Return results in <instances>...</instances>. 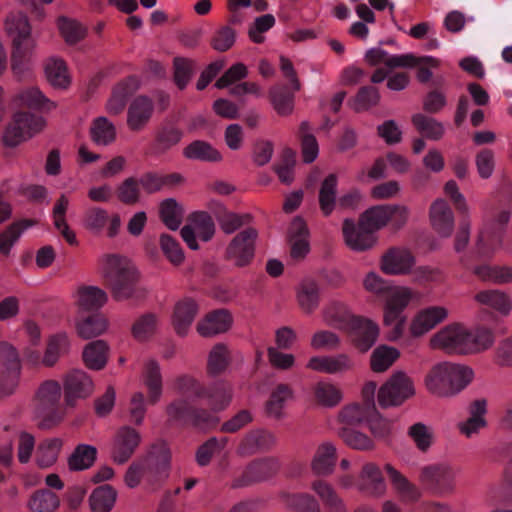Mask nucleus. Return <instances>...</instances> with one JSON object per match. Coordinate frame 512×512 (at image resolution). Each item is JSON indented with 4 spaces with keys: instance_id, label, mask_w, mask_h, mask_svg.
I'll return each instance as SVG.
<instances>
[{
    "instance_id": "f257e3e1",
    "label": "nucleus",
    "mask_w": 512,
    "mask_h": 512,
    "mask_svg": "<svg viewBox=\"0 0 512 512\" xmlns=\"http://www.w3.org/2000/svg\"><path fill=\"white\" fill-rule=\"evenodd\" d=\"M101 273L115 301L131 300L140 303L147 298V289L140 285L139 271L124 258H106L101 266Z\"/></svg>"
},
{
    "instance_id": "f03ea898",
    "label": "nucleus",
    "mask_w": 512,
    "mask_h": 512,
    "mask_svg": "<svg viewBox=\"0 0 512 512\" xmlns=\"http://www.w3.org/2000/svg\"><path fill=\"white\" fill-rule=\"evenodd\" d=\"M171 450L162 439L152 443L146 454L137 458L128 467L124 481L129 488L137 487L142 479L155 485L168 479L171 469Z\"/></svg>"
},
{
    "instance_id": "7ed1b4c3",
    "label": "nucleus",
    "mask_w": 512,
    "mask_h": 512,
    "mask_svg": "<svg viewBox=\"0 0 512 512\" xmlns=\"http://www.w3.org/2000/svg\"><path fill=\"white\" fill-rule=\"evenodd\" d=\"M5 30L13 44L11 69L15 77L21 80L31 72L32 56L36 47V42L31 36V25L25 14L15 12L7 16Z\"/></svg>"
},
{
    "instance_id": "20e7f679",
    "label": "nucleus",
    "mask_w": 512,
    "mask_h": 512,
    "mask_svg": "<svg viewBox=\"0 0 512 512\" xmlns=\"http://www.w3.org/2000/svg\"><path fill=\"white\" fill-rule=\"evenodd\" d=\"M473 377V370L468 366L442 362L431 368L425 377V385L433 395L448 397L462 391Z\"/></svg>"
},
{
    "instance_id": "39448f33",
    "label": "nucleus",
    "mask_w": 512,
    "mask_h": 512,
    "mask_svg": "<svg viewBox=\"0 0 512 512\" xmlns=\"http://www.w3.org/2000/svg\"><path fill=\"white\" fill-rule=\"evenodd\" d=\"M61 385L56 380H46L40 384L35 394V415L39 419L40 430L57 427L65 417V409L60 404Z\"/></svg>"
},
{
    "instance_id": "423d86ee",
    "label": "nucleus",
    "mask_w": 512,
    "mask_h": 512,
    "mask_svg": "<svg viewBox=\"0 0 512 512\" xmlns=\"http://www.w3.org/2000/svg\"><path fill=\"white\" fill-rule=\"evenodd\" d=\"M167 424L170 426H190L201 431H208L217 427L220 418L208 409L195 406L185 398H177L165 407Z\"/></svg>"
},
{
    "instance_id": "0eeeda50",
    "label": "nucleus",
    "mask_w": 512,
    "mask_h": 512,
    "mask_svg": "<svg viewBox=\"0 0 512 512\" xmlns=\"http://www.w3.org/2000/svg\"><path fill=\"white\" fill-rule=\"evenodd\" d=\"M46 124V119L40 115L15 112L3 132L2 141L6 147H17L42 132Z\"/></svg>"
},
{
    "instance_id": "6e6552de",
    "label": "nucleus",
    "mask_w": 512,
    "mask_h": 512,
    "mask_svg": "<svg viewBox=\"0 0 512 512\" xmlns=\"http://www.w3.org/2000/svg\"><path fill=\"white\" fill-rule=\"evenodd\" d=\"M384 300L383 325L393 326L388 339L396 341L402 337L406 327L407 317L404 310L412 300V291L408 287H396Z\"/></svg>"
},
{
    "instance_id": "1a4fd4ad",
    "label": "nucleus",
    "mask_w": 512,
    "mask_h": 512,
    "mask_svg": "<svg viewBox=\"0 0 512 512\" xmlns=\"http://www.w3.org/2000/svg\"><path fill=\"white\" fill-rule=\"evenodd\" d=\"M456 472L447 464H433L421 468L419 482L434 496L444 497L454 493Z\"/></svg>"
},
{
    "instance_id": "9d476101",
    "label": "nucleus",
    "mask_w": 512,
    "mask_h": 512,
    "mask_svg": "<svg viewBox=\"0 0 512 512\" xmlns=\"http://www.w3.org/2000/svg\"><path fill=\"white\" fill-rule=\"evenodd\" d=\"M414 395L413 380L405 372L397 371L379 388L377 400L381 408L396 407Z\"/></svg>"
},
{
    "instance_id": "9b49d317",
    "label": "nucleus",
    "mask_w": 512,
    "mask_h": 512,
    "mask_svg": "<svg viewBox=\"0 0 512 512\" xmlns=\"http://www.w3.org/2000/svg\"><path fill=\"white\" fill-rule=\"evenodd\" d=\"M379 267L386 275H411L417 282L435 281L441 277L440 269L416 266L415 258H381Z\"/></svg>"
},
{
    "instance_id": "f8f14e48",
    "label": "nucleus",
    "mask_w": 512,
    "mask_h": 512,
    "mask_svg": "<svg viewBox=\"0 0 512 512\" xmlns=\"http://www.w3.org/2000/svg\"><path fill=\"white\" fill-rule=\"evenodd\" d=\"M469 330L460 323L449 324L430 338L432 349H439L447 354L469 355Z\"/></svg>"
},
{
    "instance_id": "ddd939ff",
    "label": "nucleus",
    "mask_w": 512,
    "mask_h": 512,
    "mask_svg": "<svg viewBox=\"0 0 512 512\" xmlns=\"http://www.w3.org/2000/svg\"><path fill=\"white\" fill-rule=\"evenodd\" d=\"M216 231L214 220L205 211L194 212L188 223L181 229V236L191 250L200 248L198 240L208 242Z\"/></svg>"
},
{
    "instance_id": "4468645a",
    "label": "nucleus",
    "mask_w": 512,
    "mask_h": 512,
    "mask_svg": "<svg viewBox=\"0 0 512 512\" xmlns=\"http://www.w3.org/2000/svg\"><path fill=\"white\" fill-rule=\"evenodd\" d=\"M94 392V382L90 375L80 369H72L63 377L64 402L74 408L78 400L90 397Z\"/></svg>"
},
{
    "instance_id": "2eb2a0df",
    "label": "nucleus",
    "mask_w": 512,
    "mask_h": 512,
    "mask_svg": "<svg viewBox=\"0 0 512 512\" xmlns=\"http://www.w3.org/2000/svg\"><path fill=\"white\" fill-rule=\"evenodd\" d=\"M278 470V461L273 458L252 461L246 466L242 474L232 481L231 487L234 489L242 488L265 481L273 477Z\"/></svg>"
},
{
    "instance_id": "dca6fc26",
    "label": "nucleus",
    "mask_w": 512,
    "mask_h": 512,
    "mask_svg": "<svg viewBox=\"0 0 512 512\" xmlns=\"http://www.w3.org/2000/svg\"><path fill=\"white\" fill-rule=\"evenodd\" d=\"M141 443L140 433L130 426H123L116 432L111 448V459L122 465L135 453Z\"/></svg>"
},
{
    "instance_id": "f3484780",
    "label": "nucleus",
    "mask_w": 512,
    "mask_h": 512,
    "mask_svg": "<svg viewBox=\"0 0 512 512\" xmlns=\"http://www.w3.org/2000/svg\"><path fill=\"white\" fill-rule=\"evenodd\" d=\"M353 346L361 353H365L372 348L379 336V327L373 321L357 317L346 329Z\"/></svg>"
},
{
    "instance_id": "a211bd4d",
    "label": "nucleus",
    "mask_w": 512,
    "mask_h": 512,
    "mask_svg": "<svg viewBox=\"0 0 512 512\" xmlns=\"http://www.w3.org/2000/svg\"><path fill=\"white\" fill-rule=\"evenodd\" d=\"M342 230L346 245L355 252L366 251L377 243L376 233L361 225L360 219L358 224L345 219Z\"/></svg>"
},
{
    "instance_id": "6ab92c4d",
    "label": "nucleus",
    "mask_w": 512,
    "mask_h": 512,
    "mask_svg": "<svg viewBox=\"0 0 512 512\" xmlns=\"http://www.w3.org/2000/svg\"><path fill=\"white\" fill-rule=\"evenodd\" d=\"M76 313L99 312L107 303V293L91 285H80L74 292Z\"/></svg>"
},
{
    "instance_id": "aec40b11",
    "label": "nucleus",
    "mask_w": 512,
    "mask_h": 512,
    "mask_svg": "<svg viewBox=\"0 0 512 512\" xmlns=\"http://www.w3.org/2000/svg\"><path fill=\"white\" fill-rule=\"evenodd\" d=\"M74 322L76 334L84 340L102 335L109 326L108 319L101 312L76 313Z\"/></svg>"
},
{
    "instance_id": "412c9836",
    "label": "nucleus",
    "mask_w": 512,
    "mask_h": 512,
    "mask_svg": "<svg viewBox=\"0 0 512 512\" xmlns=\"http://www.w3.org/2000/svg\"><path fill=\"white\" fill-rule=\"evenodd\" d=\"M429 220L433 230L443 238L451 236L454 228V214L442 198L436 199L429 209Z\"/></svg>"
},
{
    "instance_id": "4be33fe9",
    "label": "nucleus",
    "mask_w": 512,
    "mask_h": 512,
    "mask_svg": "<svg viewBox=\"0 0 512 512\" xmlns=\"http://www.w3.org/2000/svg\"><path fill=\"white\" fill-rule=\"evenodd\" d=\"M233 323V317L227 309H216L205 315L197 323V332L203 337H213L227 332Z\"/></svg>"
},
{
    "instance_id": "5701e85b",
    "label": "nucleus",
    "mask_w": 512,
    "mask_h": 512,
    "mask_svg": "<svg viewBox=\"0 0 512 512\" xmlns=\"http://www.w3.org/2000/svg\"><path fill=\"white\" fill-rule=\"evenodd\" d=\"M448 311L442 306H432L420 310L410 324V333L413 337H420L443 322Z\"/></svg>"
},
{
    "instance_id": "b1692460",
    "label": "nucleus",
    "mask_w": 512,
    "mask_h": 512,
    "mask_svg": "<svg viewBox=\"0 0 512 512\" xmlns=\"http://www.w3.org/2000/svg\"><path fill=\"white\" fill-rule=\"evenodd\" d=\"M276 444V437L267 430H252L248 432L238 446V454L251 456L256 453L269 451Z\"/></svg>"
},
{
    "instance_id": "393cba45",
    "label": "nucleus",
    "mask_w": 512,
    "mask_h": 512,
    "mask_svg": "<svg viewBox=\"0 0 512 512\" xmlns=\"http://www.w3.org/2000/svg\"><path fill=\"white\" fill-rule=\"evenodd\" d=\"M154 110L153 102L146 96H139L133 99L127 111V125L132 131L142 130L152 117Z\"/></svg>"
},
{
    "instance_id": "a878e982",
    "label": "nucleus",
    "mask_w": 512,
    "mask_h": 512,
    "mask_svg": "<svg viewBox=\"0 0 512 512\" xmlns=\"http://www.w3.org/2000/svg\"><path fill=\"white\" fill-rule=\"evenodd\" d=\"M199 306L190 297L178 301L174 307L172 324L179 336H185L198 314Z\"/></svg>"
},
{
    "instance_id": "bb28decb",
    "label": "nucleus",
    "mask_w": 512,
    "mask_h": 512,
    "mask_svg": "<svg viewBox=\"0 0 512 512\" xmlns=\"http://www.w3.org/2000/svg\"><path fill=\"white\" fill-rule=\"evenodd\" d=\"M139 88L136 77H129L119 82L112 90V94L106 102L105 108L110 115L120 114L126 106L128 98Z\"/></svg>"
},
{
    "instance_id": "cd10ccee",
    "label": "nucleus",
    "mask_w": 512,
    "mask_h": 512,
    "mask_svg": "<svg viewBox=\"0 0 512 512\" xmlns=\"http://www.w3.org/2000/svg\"><path fill=\"white\" fill-rule=\"evenodd\" d=\"M358 489L365 495L380 497L385 493L386 485L380 468L374 463H366L360 473Z\"/></svg>"
},
{
    "instance_id": "c85d7f7f",
    "label": "nucleus",
    "mask_w": 512,
    "mask_h": 512,
    "mask_svg": "<svg viewBox=\"0 0 512 512\" xmlns=\"http://www.w3.org/2000/svg\"><path fill=\"white\" fill-rule=\"evenodd\" d=\"M511 213L509 210H503L499 213L495 224L498 229L485 226L481 229L477 239V246L482 252H497V247L501 244V229L510 220Z\"/></svg>"
},
{
    "instance_id": "c756f323",
    "label": "nucleus",
    "mask_w": 512,
    "mask_h": 512,
    "mask_svg": "<svg viewBox=\"0 0 512 512\" xmlns=\"http://www.w3.org/2000/svg\"><path fill=\"white\" fill-rule=\"evenodd\" d=\"M461 263L483 282H492L495 284L512 283L511 267L489 264L469 266L464 261H461Z\"/></svg>"
},
{
    "instance_id": "7c9ffc66",
    "label": "nucleus",
    "mask_w": 512,
    "mask_h": 512,
    "mask_svg": "<svg viewBox=\"0 0 512 512\" xmlns=\"http://www.w3.org/2000/svg\"><path fill=\"white\" fill-rule=\"evenodd\" d=\"M13 101L21 106L44 112H50L57 107V104L47 98L38 87H28L20 90L14 96Z\"/></svg>"
},
{
    "instance_id": "2f4dec72",
    "label": "nucleus",
    "mask_w": 512,
    "mask_h": 512,
    "mask_svg": "<svg viewBox=\"0 0 512 512\" xmlns=\"http://www.w3.org/2000/svg\"><path fill=\"white\" fill-rule=\"evenodd\" d=\"M337 462L336 447L329 442L318 446L311 462V469L318 476L330 475Z\"/></svg>"
},
{
    "instance_id": "473e14b6",
    "label": "nucleus",
    "mask_w": 512,
    "mask_h": 512,
    "mask_svg": "<svg viewBox=\"0 0 512 512\" xmlns=\"http://www.w3.org/2000/svg\"><path fill=\"white\" fill-rule=\"evenodd\" d=\"M97 448L89 444H78L67 458V466L71 472L90 469L97 460Z\"/></svg>"
},
{
    "instance_id": "72a5a7b5",
    "label": "nucleus",
    "mask_w": 512,
    "mask_h": 512,
    "mask_svg": "<svg viewBox=\"0 0 512 512\" xmlns=\"http://www.w3.org/2000/svg\"><path fill=\"white\" fill-rule=\"evenodd\" d=\"M109 345L104 340L89 342L83 349L82 360L91 370H102L108 361Z\"/></svg>"
},
{
    "instance_id": "f704fd0d",
    "label": "nucleus",
    "mask_w": 512,
    "mask_h": 512,
    "mask_svg": "<svg viewBox=\"0 0 512 512\" xmlns=\"http://www.w3.org/2000/svg\"><path fill=\"white\" fill-rule=\"evenodd\" d=\"M63 447V440L58 437L43 439L37 445L35 452V462L39 468H49L53 466L60 455Z\"/></svg>"
},
{
    "instance_id": "c9c22d12",
    "label": "nucleus",
    "mask_w": 512,
    "mask_h": 512,
    "mask_svg": "<svg viewBox=\"0 0 512 512\" xmlns=\"http://www.w3.org/2000/svg\"><path fill=\"white\" fill-rule=\"evenodd\" d=\"M233 389L231 384L226 381H218L208 389L204 398L209 400V409L212 414L225 410L231 403Z\"/></svg>"
},
{
    "instance_id": "e433bc0d",
    "label": "nucleus",
    "mask_w": 512,
    "mask_h": 512,
    "mask_svg": "<svg viewBox=\"0 0 512 512\" xmlns=\"http://www.w3.org/2000/svg\"><path fill=\"white\" fill-rule=\"evenodd\" d=\"M474 299L481 305L491 307L503 316L510 314L512 301L508 294L503 291L491 289L483 290L475 294Z\"/></svg>"
},
{
    "instance_id": "4c0bfd02",
    "label": "nucleus",
    "mask_w": 512,
    "mask_h": 512,
    "mask_svg": "<svg viewBox=\"0 0 512 512\" xmlns=\"http://www.w3.org/2000/svg\"><path fill=\"white\" fill-rule=\"evenodd\" d=\"M293 397L294 392L288 384H278L271 392L270 397L265 404V412L267 416L276 420L282 419L284 416L283 409L285 402L289 399H293Z\"/></svg>"
},
{
    "instance_id": "58836bf2",
    "label": "nucleus",
    "mask_w": 512,
    "mask_h": 512,
    "mask_svg": "<svg viewBox=\"0 0 512 512\" xmlns=\"http://www.w3.org/2000/svg\"><path fill=\"white\" fill-rule=\"evenodd\" d=\"M384 469L395 490L407 501L415 502L421 497V492L416 485L411 483L401 472L387 463Z\"/></svg>"
},
{
    "instance_id": "ea45409f",
    "label": "nucleus",
    "mask_w": 512,
    "mask_h": 512,
    "mask_svg": "<svg viewBox=\"0 0 512 512\" xmlns=\"http://www.w3.org/2000/svg\"><path fill=\"white\" fill-rule=\"evenodd\" d=\"M311 489L318 495L324 506L330 512H347L344 500L328 482L316 480L312 482Z\"/></svg>"
},
{
    "instance_id": "a19ab883",
    "label": "nucleus",
    "mask_w": 512,
    "mask_h": 512,
    "mask_svg": "<svg viewBox=\"0 0 512 512\" xmlns=\"http://www.w3.org/2000/svg\"><path fill=\"white\" fill-rule=\"evenodd\" d=\"M323 316L327 324L345 330L358 317L353 315L344 303L338 301L329 303L323 311Z\"/></svg>"
},
{
    "instance_id": "79ce46f5",
    "label": "nucleus",
    "mask_w": 512,
    "mask_h": 512,
    "mask_svg": "<svg viewBox=\"0 0 512 512\" xmlns=\"http://www.w3.org/2000/svg\"><path fill=\"white\" fill-rule=\"evenodd\" d=\"M231 363L230 351L226 344L218 343L208 354L206 372L209 377L222 375Z\"/></svg>"
},
{
    "instance_id": "37998d69",
    "label": "nucleus",
    "mask_w": 512,
    "mask_h": 512,
    "mask_svg": "<svg viewBox=\"0 0 512 512\" xmlns=\"http://www.w3.org/2000/svg\"><path fill=\"white\" fill-rule=\"evenodd\" d=\"M90 136L96 145L108 146L116 140L117 130L107 117L99 116L91 123Z\"/></svg>"
},
{
    "instance_id": "c03bdc74",
    "label": "nucleus",
    "mask_w": 512,
    "mask_h": 512,
    "mask_svg": "<svg viewBox=\"0 0 512 512\" xmlns=\"http://www.w3.org/2000/svg\"><path fill=\"white\" fill-rule=\"evenodd\" d=\"M117 491L109 484L96 487L89 496L92 512H110L116 502Z\"/></svg>"
},
{
    "instance_id": "a18cd8bd",
    "label": "nucleus",
    "mask_w": 512,
    "mask_h": 512,
    "mask_svg": "<svg viewBox=\"0 0 512 512\" xmlns=\"http://www.w3.org/2000/svg\"><path fill=\"white\" fill-rule=\"evenodd\" d=\"M70 341L67 333L60 332L52 335L47 343L42 363L46 367H53L60 356L68 354Z\"/></svg>"
},
{
    "instance_id": "49530a36",
    "label": "nucleus",
    "mask_w": 512,
    "mask_h": 512,
    "mask_svg": "<svg viewBox=\"0 0 512 512\" xmlns=\"http://www.w3.org/2000/svg\"><path fill=\"white\" fill-rule=\"evenodd\" d=\"M338 436L345 445L353 450L369 452L373 451L376 447L374 440L370 436L353 427L339 428Z\"/></svg>"
},
{
    "instance_id": "de8ad7c7",
    "label": "nucleus",
    "mask_w": 512,
    "mask_h": 512,
    "mask_svg": "<svg viewBox=\"0 0 512 512\" xmlns=\"http://www.w3.org/2000/svg\"><path fill=\"white\" fill-rule=\"evenodd\" d=\"M144 384L148 389V401L156 404L162 395V376L157 361L149 360L145 366Z\"/></svg>"
},
{
    "instance_id": "09e8293b",
    "label": "nucleus",
    "mask_w": 512,
    "mask_h": 512,
    "mask_svg": "<svg viewBox=\"0 0 512 512\" xmlns=\"http://www.w3.org/2000/svg\"><path fill=\"white\" fill-rule=\"evenodd\" d=\"M285 507L295 512H322L318 501L308 493L280 494Z\"/></svg>"
},
{
    "instance_id": "8fccbe9b",
    "label": "nucleus",
    "mask_w": 512,
    "mask_h": 512,
    "mask_svg": "<svg viewBox=\"0 0 512 512\" xmlns=\"http://www.w3.org/2000/svg\"><path fill=\"white\" fill-rule=\"evenodd\" d=\"M400 357V351L388 345H379L370 356V368L375 373L387 371Z\"/></svg>"
},
{
    "instance_id": "3c124183",
    "label": "nucleus",
    "mask_w": 512,
    "mask_h": 512,
    "mask_svg": "<svg viewBox=\"0 0 512 512\" xmlns=\"http://www.w3.org/2000/svg\"><path fill=\"white\" fill-rule=\"evenodd\" d=\"M45 75L48 82L55 88L65 89L70 85L71 78L64 60L51 57L45 65Z\"/></svg>"
},
{
    "instance_id": "603ef678",
    "label": "nucleus",
    "mask_w": 512,
    "mask_h": 512,
    "mask_svg": "<svg viewBox=\"0 0 512 512\" xmlns=\"http://www.w3.org/2000/svg\"><path fill=\"white\" fill-rule=\"evenodd\" d=\"M292 256H305L309 253L308 229L302 218L296 217L289 228Z\"/></svg>"
},
{
    "instance_id": "864d4df0",
    "label": "nucleus",
    "mask_w": 512,
    "mask_h": 512,
    "mask_svg": "<svg viewBox=\"0 0 512 512\" xmlns=\"http://www.w3.org/2000/svg\"><path fill=\"white\" fill-rule=\"evenodd\" d=\"M388 204L375 205L365 210L361 216V225L377 233L390 222Z\"/></svg>"
},
{
    "instance_id": "5fc2aeb1",
    "label": "nucleus",
    "mask_w": 512,
    "mask_h": 512,
    "mask_svg": "<svg viewBox=\"0 0 512 512\" xmlns=\"http://www.w3.org/2000/svg\"><path fill=\"white\" fill-rule=\"evenodd\" d=\"M36 225V222L31 219H24L20 221H16L9 225L1 234H0V253L8 254L10 253L12 247L19 240L22 234L29 228Z\"/></svg>"
},
{
    "instance_id": "6e6d98bb",
    "label": "nucleus",
    "mask_w": 512,
    "mask_h": 512,
    "mask_svg": "<svg viewBox=\"0 0 512 512\" xmlns=\"http://www.w3.org/2000/svg\"><path fill=\"white\" fill-rule=\"evenodd\" d=\"M256 240L257 231L254 228H247L233 238L228 251L233 256H253Z\"/></svg>"
},
{
    "instance_id": "4d7b16f0",
    "label": "nucleus",
    "mask_w": 512,
    "mask_h": 512,
    "mask_svg": "<svg viewBox=\"0 0 512 512\" xmlns=\"http://www.w3.org/2000/svg\"><path fill=\"white\" fill-rule=\"evenodd\" d=\"M57 27L60 35L69 45L78 43L87 34V29L82 23L64 16L58 18Z\"/></svg>"
},
{
    "instance_id": "13d9d810",
    "label": "nucleus",
    "mask_w": 512,
    "mask_h": 512,
    "mask_svg": "<svg viewBox=\"0 0 512 512\" xmlns=\"http://www.w3.org/2000/svg\"><path fill=\"white\" fill-rule=\"evenodd\" d=\"M299 306L305 313H312L319 305V288L312 280H304L297 290Z\"/></svg>"
},
{
    "instance_id": "bf43d9fd",
    "label": "nucleus",
    "mask_w": 512,
    "mask_h": 512,
    "mask_svg": "<svg viewBox=\"0 0 512 512\" xmlns=\"http://www.w3.org/2000/svg\"><path fill=\"white\" fill-rule=\"evenodd\" d=\"M183 155L191 160L212 161L221 160V154L210 143L197 140L190 143L183 150Z\"/></svg>"
},
{
    "instance_id": "052dcab7",
    "label": "nucleus",
    "mask_w": 512,
    "mask_h": 512,
    "mask_svg": "<svg viewBox=\"0 0 512 512\" xmlns=\"http://www.w3.org/2000/svg\"><path fill=\"white\" fill-rule=\"evenodd\" d=\"M494 342V332L488 327L478 326L473 331H469V354H476L488 350L493 346Z\"/></svg>"
},
{
    "instance_id": "680f3d73",
    "label": "nucleus",
    "mask_w": 512,
    "mask_h": 512,
    "mask_svg": "<svg viewBox=\"0 0 512 512\" xmlns=\"http://www.w3.org/2000/svg\"><path fill=\"white\" fill-rule=\"evenodd\" d=\"M59 504V498L54 492L41 489L31 495L28 507L32 512H53Z\"/></svg>"
},
{
    "instance_id": "e2e57ef3",
    "label": "nucleus",
    "mask_w": 512,
    "mask_h": 512,
    "mask_svg": "<svg viewBox=\"0 0 512 512\" xmlns=\"http://www.w3.org/2000/svg\"><path fill=\"white\" fill-rule=\"evenodd\" d=\"M158 317L155 313L148 312L135 320L131 327L132 336L140 342L151 338L157 328Z\"/></svg>"
},
{
    "instance_id": "0e129e2a",
    "label": "nucleus",
    "mask_w": 512,
    "mask_h": 512,
    "mask_svg": "<svg viewBox=\"0 0 512 512\" xmlns=\"http://www.w3.org/2000/svg\"><path fill=\"white\" fill-rule=\"evenodd\" d=\"M173 389L178 394H192L197 399H203L207 394V387L189 374L177 376L173 382Z\"/></svg>"
},
{
    "instance_id": "69168bd1",
    "label": "nucleus",
    "mask_w": 512,
    "mask_h": 512,
    "mask_svg": "<svg viewBox=\"0 0 512 512\" xmlns=\"http://www.w3.org/2000/svg\"><path fill=\"white\" fill-rule=\"evenodd\" d=\"M337 178L334 174H330L322 182L319 191V204L324 215L328 216L332 213L336 203Z\"/></svg>"
},
{
    "instance_id": "338daca9",
    "label": "nucleus",
    "mask_w": 512,
    "mask_h": 512,
    "mask_svg": "<svg viewBox=\"0 0 512 512\" xmlns=\"http://www.w3.org/2000/svg\"><path fill=\"white\" fill-rule=\"evenodd\" d=\"M412 122L417 130L428 139L439 140L444 134V126L434 118L416 114L413 116Z\"/></svg>"
},
{
    "instance_id": "774afa93",
    "label": "nucleus",
    "mask_w": 512,
    "mask_h": 512,
    "mask_svg": "<svg viewBox=\"0 0 512 512\" xmlns=\"http://www.w3.org/2000/svg\"><path fill=\"white\" fill-rule=\"evenodd\" d=\"M160 216L163 223L171 230H177L182 222V210L174 199H166L161 203Z\"/></svg>"
}]
</instances>
